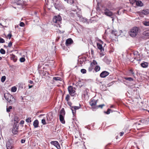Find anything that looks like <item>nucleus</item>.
Returning a JSON list of instances; mask_svg holds the SVG:
<instances>
[{"label": "nucleus", "instance_id": "79ce46f5", "mask_svg": "<svg viewBox=\"0 0 149 149\" xmlns=\"http://www.w3.org/2000/svg\"><path fill=\"white\" fill-rule=\"evenodd\" d=\"M24 24L23 22H21L19 24V26L21 27L24 26Z\"/></svg>", "mask_w": 149, "mask_h": 149}, {"label": "nucleus", "instance_id": "6e6552de", "mask_svg": "<svg viewBox=\"0 0 149 149\" xmlns=\"http://www.w3.org/2000/svg\"><path fill=\"white\" fill-rule=\"evenodd\" d=\"M98 42L97 43V47L98 49L102 51V50H103L102 46V44H103V42L100 40H98Z\"/></svg>", "mask_w": 149, "mask_h": 149}, {"label": "nucleus", "instance_id": "13d9d810", "mask_svg": "<svg viewBox=\"0 0 149 149\" xmlns=\"http://www.w3.org/2000/svg\"><path fill=\"white\" fill-rule=\"evenodd\" d=\"M68 104L70 106V107L71 106V105H72V103L71 102H68Z\"/></svg>", "mask_w": 149, "mask_h": 149}, {"label": "nucleus", "instance_id": "09e8293b", "mask_svg": "<svg viewBox=\"0 0 149 149\" xmlns=\"http://www.w3.org/2000/svg\"><path fill=\"white\" fill-rule=\"evenodd\" d=\"M104 106V104H102L100 105H98L97 107H101V108H102Z\"/></svg>", "mask_w": 149, "mask_h": 149}, {"label": "nucleus", "instance_id": "0e129e2a", "mask_svg": "<svg viewBox=\"0 0 149 149\" xmlns=\"http://www.w3.org/2000/svg\"><path fill=\"white\" fill-rule=\"evenodd\" d=\"M32 87V86H29V88H31V87Z\"/></svg>", "mask_w": 149, "mask_h": 149}, {"label": "nucleus", "instance_id": "c85d7f7f", "mask_svg": "<svg viewBox=\"0 0 149 149\" xmlns=\"http://www.w3.org/2000/svg\"><path fill=\"white\" fill-rule=\"evenodd\" d=\"M100 67L99 66H96L95 68V70L96 72H97L99 71L100 70Z\"/></svg>", "mask_w": 149, "mask_h": 149}, {"label": "nucleus", "instance_id": "f257e3e1", "mask_svg": "<svg viewBox=\"0 0 149 149\" xmlns=\"http://www.w3.org/2000/svg\"><path fill=\"white\" fill-rule=\"evenodd\" d=\"M4 97L5 99L11 104L14 103L16 101L15 98L10 94L8 93H5L4 94Z\"/></svg>", "mask_w": 149, "mask_h": 149}, {"label": "nucleus", "instance_id": "a18cd8bd", "mask_svg": "<svg viewBox=\"0 0 149 149\" xmlns=\"http://www.w3.org/2000/svg\"><path fill=\"white\" fill-rule=\"evenodd\" d=\"M93 69V68L92 65H90V67L88 68V70L89 71H91Z\"/></svg>", "mask_w": 149, "mask_h": 149}, {"label": "nucleus", "instance_id": "37998d69", "mask_svg": "<svg viewBox=\"0 0 149 149\" xmlns=\"http://www.w3.org/2000/svg\"><path fill=\"white\" fill-rule=\"evenodd\" d=\"M111 110L110 109H108L107 111L105 112L107 114H109L110 113V111H111Z\"/></svg>", "mask_w": 149, "mask_h": 149}, {"label": "nucleus", "instance_id": "b1692460", "mask_svg": "<svg viewBox=\"0 0 149 149\" xmlns=\"http://www.w3.org/2000/svg\"><path fill=\"white\" fill-rule=\"evenodd\" d=\"M65 114V112L64 108H62L60 112L59 115H61L62 116H64Z\"/></svg>", "mask_w": 149, "mask_h": 149}, {"label": "nucleus", "instance_id": "20e7f679", "mask_svg": "<svg viewBox=\"0 0 149 149\" xmlns=\"http://www.w3.org/2000/svg\"><path fill=\"white\" fill-rule=\"evenodd\" d=\"M13 140L11 138L9 139L6 143V147L7 149H13Z\"/></svg>", "mask_w": 149, "mask_h": 149}, {"label": "nucleus", "instance_id": "49530a36", "mask_svg": "<svg viewBox=\"0 0 149 149\" xmlns=\"http://www.w3.org/2000/svg\"><path fill=\"white\" fill-rule=\"evenodd\" d=\"M136 0H130V1L131 4H133L136 1Z\"/></svg>", "mask_w": 149, "mask_h": 149}, {"label": "nucleus", "instance_id": "aec40b11", "mask_svg": "<svg viewBox=\"0 0 149 149\" xmlns=\"http://www.w3.org/2000/svg\"><path fill=\"white\" fill-rule=\"evenodd\" d=\"M38 120H35L33 123V125L35 127H37L38 125Z\"/></svg>", "mask_w": 149, "mask_h": 149}, {"label": "nucleus", "instance_id": "473e14b6", "mask_svg": "<svg viewBox=\"0 0 149 149\" xmlns=\"http://www.w3.org/2000/svg\"><path fill=\"white\" fill-rule=\"evenodd\" d=\"M0 53L2 54H4L5 53V50L3 49H1L0 50Z\"/></svg>", "mask_w": 149, "mask_h": 149}, {"label": "nucleus", "instance_id": "c9c22d12", "mask_svg": "<svg viewBox=\"0 0 149 149\" xmlns=\"http://www.w3.org/2000/svg\"><path fill=\"white\" fill-rule=\"evenodd\" d=\"M26 121L27 123L31 122V118L29 117L26 119Z\"/></svg>", "mask_w": 149, "mask_h": 149}, {"label": "nucleus", "instance_id": "603ef678", "mask_svg": "<svg viewBox=\"0 0 149 149\" xmlns=\"http://www.w3.org/2000/svg\"><path fill=\"white\" fill-rule=\"evenodd\" d=\"M24 120H22L20 121V124L21 125H23L24 124Z\"/></svg>", "mask_w": 149, "mask_h": 149}, {"label": "nucleus", "instance_id": "412c9836", "mask_svg": "<svg viewBox=\"0 0 149 149\" xmlns=\"http://www.w3.org/2000/svg\"><path fill=\"white\" fill-rule=\"evenodd\" d=\"M141 66L143 68H146L148 66V63L147 62H145L141 64Z\"/></svg>", "mask_w": 149, "mask_h": 149}, {"label": "nucleus", "instance_id": "ddd939ff", "mask_svg": "<svg viewBox=\"0 0 149 149\" xmlns=\"http://www.w3.org/2000/svg\"><path fill=\"white\" fill-rule=\"evenodd\" d=\"M51 144L54 145L58 149H61L60 146L58 142L56 141H52L51 142Z\"/></svg>", "mask_w": 149, "mask_h": 149}, {"label": "nucleus", "instance_id": "052dcab7", "mask_svg": "<svg viewBox=\"0 0 149 149\" xmlns=\"http://www.w3.org/2000/svg\"><path fill=\"white\" fill-rule=\"evenodd\" d=\"M33 81H29V83L31 84H32L33 83Z\"/></svg>", "mask_w": 149, "mask_h": 149}, {"label": "nucleus", "instance_id": "6e6d98bb", "mask_svg": "<svg viewBox=\"0 0 149 149\" xmlns=\"http://www.w3.org/2000/svg\"><path fill=\"white\" fill-rule=\"evenodd\" d=\"M47 120L49 121L50 120L49 117L48 116H47L46 117Z\"/></svg>", "mask_w": 149, "mask_h": 149}, {"label": "nucleus", "instance_id": "dca6fc26", "mask_svg": "<svg viewBox=\"0 0 149 149\" xmlns=\"http://www.w3.org/2000/svg\"><path fill=\"white\" fill-rule=\"evenodd\" d=\"M97 103L96 101L94 100H91L90 102V105L92 106H95Z\"/></svg>", "mask_w": 149, "mask_h": 149}, {"label": "nucleus", "instance_id": "6ab92c4d", "mask_svg": "<svg viewBox=\"0 0 149 149\" xmlns=\"http://www.w3.org/2000/svg\"><path fill=\"white\" fill-rule=\"evenodd\" d=\"M16 3L17 5H22L23 3V0H15Z\"/></svg>", "mask_w": 149, "mask_h": 149}, {"label": "nucleus", "instance_id": "c03bdc74", "mask_svg": "<svg viewBox=\"0 0 149 149\" xmlns=\"http://www.w3.org/2000/svg\"><path fill=\"white\" fill-rule=\"evenodd\" d=\"M116 33V31H112V34H114L115 35V36H117L118 35L117 34V33Z\"/></svg>", "mask_w": 149, "mask_h": 149}, {"label": "nucleus", "instance_id": "de8ad7c7", "mask_svg": "<svg viewBox=\"0 0 149 149\" xmlns=\"http://www.w3.org/2000/svg\"><path fill=\"white\" fill-rule=\"evenodd\" d=\"M83 94L84 96H85L86 95H87V92L86 91H84L83 92Z\"/></svg>", "mask_w": 149, "mask_h": 149}, {"label": "nucleus", "instance_id": "4d7b16f0", "mask_svg": "<svg viewBox=\"0 0 149 149\" xmlns=\"http://www.w3.org/2000/svg\"><path fill=\"white\" fill-rule=\"evenodd\" d=\"M124 132H121L120 133V136H123V135L124 134Z\"/></svg>", "mask_w": 149, "mask_h": 149}, {"label": "nucleus", "instance_id": "0eeeda50", "mask_svg": "<svg viewBox=\"0 0 149 149\" xmlns=\"http://www.w3.org/2000/svg\"><path fill=\"white\" fill-rule=\"evenodd\" d=\"M61 20V17L59 15L54 16L53 19V21L55 23H57L58 24Z\"/></svg>", "mask_w": 149, "mask_h": 149}, {"label": "nucleus", "instance_id": "338daca9", "mask_svg": "<svg viewBox=\"0 0 149 149\" xmlns=\"http://www.w3.org/2000/svg\"><path fill=\"white\" fill-rule=\"evenodd\" d=\"M113 107H114L113 105H111L110 107L111 108H113Z\"/></svg>", "mask_w": 149, "mask_h": 149}, {"label": "nucleus", "instance_id": "9d476101", "mask_svg": "<svg viewBox=\"0 0 149 149\" xmlns=\"http://www.w3.org/2000/svg\"><path fill=\"white\" fill-rule=\"evenodd\" d=\"M109 74V73L107 71H103L100 74L102 78H105Z\"/></svg>", "mask_w": 149, "mask_h": 149}, {"label": "nucleus", "instance_id": "72a5a7b5", "mask_svg": "<svg viewBox=\"0 0 149 149\" xmlns=\"http://www.w3.org/2000/svg\"><path fill=\"white\" fill-rule=\"evenodd\" d=\"M125 79L126 80H127L130 81H132L133 80V79L131 77H125Z\"/></svg>", "mask_w": 149, "mask_h": 149}, {"label": "nucleus", "instance_id": "423d86ee", "mask_svg": "<svg viewBox=\"0 0 149 149\" xmlns=\"http://www.w3.org/2000/svg\"><path fill=\"white\" fill-rule=\"evenodd\" d=\"M68 90L69 94L72 96L74 95L75 92V89L71 86H69L68 88Z\"/></svg>", "mask_w": 149, "mask_h": 149}, {"label": "nucleus", "instance_id": "680f3d73", "mask_svg": "<svg viewBox=\"0 0 149 149\" xmlns=\"http://www.w3.org/2000/svg\"><path fill=\"white\" fill-rule=\"evenodd\" d=\"M130 71L132 73V74H134V73L133 72V71L132 70H130Z\"/></svg>", "mask_w": 149, "mask_h": 149}, {"label": "nucleus", "instance_id": "774afa93", "mask_svg": "<svg viewBox=\"0 0 149 149\" xmlns=\"http://www.w3.org/2000/svg\"><path fill=\"white\" fill-rule=\"evenodd\" d=\"M112 20L113 21V20H114V19L113 18H112Z\"/></svg>", "mask_w": 149, "mask_h": 149}, {"label": "nucleus", "instance_id": "a878e982", "mask_svg": "<svg viewBox=\"0 0 149 149\" xmlns=\"http://www.w3.org/2000/svg\"><path fill=\"white\" fill-rule=\"evenodd\" d=\"M143 34L146 36H149V30L145 31L143 32Z\"/></svg>", "mask_w": 149, "mask_h": 149}, {"label": "nucleus", "instance_id": "864d4df0", "mask_svg": "<svg viewBox=\"0 0 149 149\" xmlns=\"http://www.w3.org/2000/svg\"><path fill=\"white\" fill-rule=\"evenodd\" d=\"M25 141V140L24 139H22L21 140V142L22 143H24Z\"/></svg>", "mask_w": 149, "mask_h": 149}, {"label": "nucleus", "instance_id": "7c9ffc66", "mask_svg": "<svg viewBox=\"0 0 149 149\" xmlns=\"http://www.w3.org/2000/svg\"><path fill=\"white\" fill-rule=\"evenodd\" d=\"M12 107L11 106H10L8 107V108H6V111L7 112H9L10 111V110L12 109Z\"/></svg>", "mask_w": 149, "mask_h": 149}, {"label": "nucleus", "instance_id": "39448f33", "mask_svg": "<svg viewBox=\"0 0 149 149\" xmlns=\"http://www.w3.org/2000/svg\"><path fill=\"white\" fill-rule=\"evenodd\" d=\"M104 13L107 16L109 17L112 16L113 14V13L109 9L107 8L104 9Z\"/></svg>", "mask_w": 149, "mask_h": 149}, {"label": "nucleus", "instance_id": "cd10ccee", "mask_svg": "<svg viewBox=\"0 0 149 149\" xmlns=\"http://www.w3.org/2000/svg\"><path fill=\"white\" fill-rule=\"evenodd\" d=\"M17 90V88L15 86H13L11 88V91L12 92H15Z\"/></svg>", "mask_w": 149, "mask_h": 149}, {"label": "nucleus", "instance_id": "3c124183", "mask_svg": "<svg viewBox=\"0 0 149 149\" xmlns=\"http://www.w3.org/2000/svg\"><path fill=\"white\" fill-rule=\"evenodd\" d=\"M12 133L14 134H15L17 133V131H12Z\"/></svg>", "mask_w": 149, "mask_h": 149}, {"label": "nucleus", "instance_id": "2eb2a0df", "mask_svg": "<svg viewBox=\"0 0 149 149\" xmlns=\"http://www.w3.org/2000/svg\"><path fill=\"white\" fill-rule=\"evenodd\" d=\"M134 59L137 60V61H140L141 60L139 59L138 58L139 57V55L138 54V52H135L134 53Z\"/></svg>", "mask_w": 149, "mask_h": 149}, {"label": "nucleus", "instance_id": "9b49d317", "mask_svg": "<svg viewBox=\"0 0 149 149\" xmlns=\"http://www.w3.org/2000/svg\"><path fill=\"white\" fill-rule=\"evenodd\" d=\"M135 4L138 6H142L143 5V3L141 1L137 0H136L134 3V4L132 5H134Z\"/></svg>", "mask_w": 149, "mask_h": 149}, {"label": "nucleus", "instance_id": "69168bd1", "mask_svg": "<svg viewBox=\"0 0 149 149\" xmlns=\"http://www.w3.org/2000/svg\"><path fill=\"white\" fill-rule=\"evenodd\" d=\"M117 14L118 15H120V14H119V11H117Z\"/></svg>", "mask_w": 149, "mask_h": 149}, {"label": "nucleus", "instance_id": "58836bf2", "mask_svg": "<svg viewBox=\"0 0 149 149\" xmlns=\"http://www.w3.org/2000/svg\"><path fill=\"white\" fill-rule=\"evenodd\" d=\"M41 122L43 124V125H45L47 123L45 119H42L41 120Z\"/></svg>", "mask_w": 149, "mask_h": 149}, {"label": "nucleus", "instance_id": "2f4dec72", "mask_svg": "<svg viewBox=\"0 0 149 149\" xmlns=\"http://www.w3.org/2000/svg\"><path fill=\"white\" fill-rule=\"evenodd\" d=\"M67 2L70 4H72L74 3L73 0H67Z\"/></svg>", "mask_w": 149, "mask_h": 149}, {"label": "nucleus", "instance_id": "5701e85b", "mask_svg": "<svg viewBox=\"0 0 149 149\" xmlns=\"http://www.w3.org/2000/svg\"><path fill=\"white\" fill-rule=\"evenodd\" d=\"M142 13L144 15H147L149 14V10L146 9L143 10L142 12Z\"/></svg>", "mask_w": 149, "mask_h": 149}, {"label": "nucleus", "instance_id": "8fccbe9b", "mask_svg": "<svg viewBox=\"0 0 149 149\" xmlns=\"http://www.w3.org/2000/svg\"><path fill=\"white\" fill-rule=\"evenodd\" d=\"M11 36H12V35L11 33H9V34H8L7 35L8 37L10 39L11 38Z\"/></svg>", "mask_w": 149, "mask_h": 149}, {"label": "nucleus", "instance_id": "5fc2aeb1", "mask_svg": "<svg viewBox=\"0 0 149 149\" xmlns=\"http://www.w3.org/2000/svg\"><path fill=\"white\" fill-rule=\"evenodd\" d=\"M12 43L11 42H10L8 43V47H10L12 46Z\"/></svg>", "mask_w": 149, "mask_h": 149}, {"label": "nucleus", "instance_id": "f704fd0d", "mask_svg": "<svg viewBox=\"0 0 149 149\" xmlns=\"http://www.w3.org/2000/svg\"><path fill=\"white\" fill-rule=\"evenodd\" d=\"M97 64V63L95 61L93 60V62L91 63V65L93 66V65H96Z\"/></svg>", "mask_w": 149, "mask_h": 149}, {"label": "nucleus", "instance_id": "4c0bfd02", "mask_svg": "<svg viewBox=\"0 0 149 149\" xmlns=\"http://www.w3.org/2000/svg\"><path fill=\"white\" fill-rule=\"evenodd\" d=\"M81 72L83 74L86 73V71L85 69H81Z\"/></svg>", "mask_w": 149, "mask_h": 149}, {"label": "nucleus", "instance_id": "7ed1b4c3", "mask_svg": "<svg viewBox=\"0 0 149 149\" xmlns=\"http://www.w3.org/2000/svg\"><path fill=\"white\" fill-rule=\"evenodd\" d=\"M139 32V28L137 27H134L130 31V36L132 37H135L138 35Z\"/></svg>", "mask_w": 149, "mask_h": 149}, {"label": "nucleus", "instance_id": "e2e57ef3", "mask_svg": "<svg viewBox=\"0 0 149 149\" xmlns=\"http://www.w3.org/2000/svg\"><path fill=\"white\" fill-rule=\"evenodd\" d=\"M43 115H44L43 114H41V115H39V117H40L41 116H43Z\"/></svg>", "mask_w": 149, "mask_h": 149}, {"label": "nucleus", "instance_id": "bb28decb", "mask_svg": "<svg viewBox=\"0 0 149 149\" xmlns=\"http://www.w3.org/2000/svg\"><path fill=\"white\" fill-rule=\"evenodd\" d=\"M14 120L16 123H18L19 120L18 117L17 116H15L14 117Z\"/></svg>", "mask_w": 149, "mask_h": 149}, {"label": "nucleus", "instance_id": "1a4fd4ad", "mask_svg": "<svg viewBox=\"0 0 149 149\" xmlns=\"http://www.w3.org/2000/svg\"><path fill=\"white\" fill-rule=\"evenodd\" d=\"M77 15L78 17L77 19L79 20L80 21L84 22L86 21V19L83 17L80 14H79L77 13Z\"/></svg>", "mask_w": 149, "mask_h": 149}, {"label": "nucleus", "instance_id": "e433bc0d", "mask_svg": "<svg viewBox=\"0 0 149 149\" xmlns=\"http://www.w3.org/2000/svg\"><path fill=\"white\" fill-rule=\"evenodd\" d=\"M6 79V77L5 76H3L1 78V81L2 82H3Z\"/></svg>", "mask_w": 149, "mask_h": 149}, {"label": "nucleus", "instance_id": "a211bd4d", "mask_svg": "<svg viewBox=\"0 0 149 149\" xmlns=\"http://www.w3.org/2000/svg\"><path fill=\"white\" fill-rule=\"evenodd\" d=\"M19 125L16 124L15 123L14 124L13 128L12 130H17L19 129Z\"/></svg>", "mask_w": 149, "mask_h": 149}, {"label": "nucleus", "instance_id": "4be33fe9", "mask_svg": "<svg viewBox=\"0 0 149 149\" xmlns=\"http://www.w3.org/2000/svg\"><path fill=\"white\" fill-rule=\"evenodd\" d=\"M53 81H54V80H55L56 81H62V79L59 77H53Z\"/></svg>", "mask_w": 149, "mask_h": 149}, {"label": "nucleus", "instance_id": "4468645a", "mask_svg": "<svg viewBox=\"0 0 149 149\" xmlns=\"http://www.w3.org/2000/svg\"><path fill=\"white\" fill-rule=\"evenodd\" d=\"M72 40L70 38L67 39L65 42V44L67 46H68L73 43Z\"/></svg>", "mask_w": 149, "mask_h": 149}, {"label": "nucleus", "instance_id": "c756f323", "mask_svg": "<svg viewBox=\"0 0 149 149\" xmlns=\"http://www.w3.org/2000/svg\"><path fill=\"white\" fill-rule=\"evenodd\" d=\"M70 95L68 94L66 95L65 97V100L67 101V102H68L70 100Z\"/></svg>", "mask_w": 149, "mask_h": 149}, {"label": "nucleus", "instance_id": "f8f14e48", "mask_svg": "<svg viewBox=\"0 0 149 149\" xmlns=\"http://www.w3.org/2000/svg\"><path fill=\"white\" fill-rule=\"evenodd\" d=\"M79 108L80 107L78 106H74V107H71V109L73 115H74V114H75L76 110L78 109H79Z\"/></svg>", "mask_w": 149, "mask_h": 149}, {"label": "nucleus", "instance_id": "a19ab883", "mask_svg": "<svg viewBox=\"0 0 149 149\" xmlns=\"http://www.w3.org/2000/svg\"><path fill=\"white\" fill-rule=\"evenodd\" d=\"M5 42L4 40L1 38H0V43H4Z\"/></svg>", "mask_w": 149, "mask_h": 149}, {"label": "nucleus", "instance_id": "bf43d9fd", "mask_svg": "<svg viewBox=\"0 0 149 149\" xmlns=\"http://www.w3.org/2000/svg\"><path fill=\"white\" fill-rule=\"evenodd\" d=\"M104 55V54H102V53H100V57H102V56H103Z\"/></svg>", "mask_w": 149, "mask_h": 149}, {"label": "nucleus", "instance_id": "f03ea898", "mask_svg": "<svg viewBox=\"0 0 149 149\" xmlns=\"http://www.w3.org/2000/svg\"><path fill=\"white\" fill-rule=\"evenodd\" d=\"M146 120L144 119L139 120L138 122H136L134 124V126H136L137 130H142L141 127L144 125V124L146 123Z\"/></svg>", "mask_w": 149, "mask_h": 149}, {"label": "nucleus", "instance_id": "393cba45", "mask_svg": "<svg viewBox=\"0 0 149 149\" xmlns=\"http://www.w3.org/2000/svg\"><path fill=\"white\" fill-rule=\"evenodd\" d=\"M144 25L146 26H149V21H144L143 22Z\"/></svg>", "mask_w": 149, "mask_h": 149}, {"label": "nucleus", "instance_id": "ea45409f", "mask_svg": "<svg viewBox=\"0 0 149 149\" xmlns=\"http://www.w3.org/2000/svg\"><path fill=\"white\" fill-rule=\"evenodd\" d=\"M25 59L24 58L22 57L20 59V62H24L25 61Z\"/></svg>", "mask_w": 149, "mask_h": 149}, {"label": "nucleus", "instance_id": "f3484780", "mask_svg": "<svg viewBox=\"0 0 149 149\" xmlns=\"http://www.w3.org/2000/svg\"><path fill=\"white\" fill-rule=\"evenodd\" d=\"M59 119L60 121L63 124L65 123V121L64 120V116L59 115Z\"/></svg>", "mask_w": 149, "mask_h": 149}]
</instances>
